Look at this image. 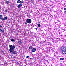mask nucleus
I'll return each instance as SVG.
<instances>
[{
  "label": "nucleus",
  "mask_w": 66,
  "mask_h": 66,
  "mask_svg": "<svg viewBox=\"0 0 66 66\" xmlns=\"http://www.w3.org/2000/svg\"><path fill=\"white\" fill-rule=\"evenodd\" d=\"M9 47L10 49L9 51L11 52H12V53L13 54H16V52L14 51V50L15 49V45H9Z\"/></svg>",
  "instance_id": "1"
},
{
  "label": "nucleus",
  "mask_w": 66,
  "mask_h": 66,
  "mask_svg": "<svg viewBox=\"0 0 66 66\" xmlns=\"http://www.w3.org/2000/svg\"><path fill=\"white\" fill-rule=\"evenodd\" d=\"M61 50L63 54H66V48L64 46H62L61 47Z\"/></svg>",
  "instance_id": "2"
},
{
  "label": "nucleus",
  "mask_w": 66,
  "mask_h": 66,
  "mask_svg": "<svg viewBox=\"0 0 66 66\" xmlns=\"http://www.w3.org/2000/svg\"><path fill=\"white\" fill-rule=\"evenodd\" d=\"M31 22H32V20L31 19H28L26 21V22H25V23L26 25H27V23H31Z\"/></svg>",
  "instance_id": "3"
},
{
  "label": "nucleus",
  "mask_w": 66,
  "mask_h": 66,
  "mask_svg": "<svg viewBox=\"0 0 66 66\" xmlns=\"http://www.w3.org/2000/svg\"><path fill=\"white\" fill-rule=\"evenodd\" d=\"M7 18H8L7 16H5V17L3 18L2 20L3 21H4V20H7Z\"/></svg>",
  "instance_id": "4"
},
{
  "label": "nucleus",
  "mask_w": 66,
  "mask_h": 66,
  "mask_svg": "<svg viewBox=\"0 0 66 66\" xmlns=\"http://www.w3.org/2000/svg\"><path fill=\"white\" fill-rule=\"evenodd\" d=\"M35 51H36V48H33L31 50V51L32 52H35Z\"/></svg>",
  "instance_id": "5"
},
{
  "label": "nucleus",
  "mask_w": 66,
  "mask_h": 66,
  "mask_svg": "<svg viewBox=\"0 0 66 66\" xmlns=\"http://www.w3.org/2000/svg\"><path fill=\"white\" fill-rule=\"evenodd\" d=\"M3 15H0V19L1 20H2V19H3Z\"/></svg>",
  "instance_id": "6"
},
{
  "label": "nucleus",
  "mask_w": 66,
  "mask_h": 66,
  "mask_svg": "<svg viewBox=\"0 0 66 66\" xmlns=\"http://www.w3.org/2000/svg\"><path fill=\"white\" fill-rule=\"evenodd\" d=\"M11 41L13 42H15V39H11Z\"/></svg>",
  "instance_id": "7"
},
{
  "label": "nucleus",
  "mask_w": 66,
  "mask_h": 66,
  "mask_svg": "<svg viewBox=\"0 0 66 66\" xmlns=\"http://www.w3.org/2000/svg\"><path fill=\"white\" fill-rule=\"evenodd\" d=\"M22 6V5L21 4H19L18 6V8H20L21 6Z\"/></svg>",
  "instance_id": "8"
},
{
  "label": "nucleus",
  "mask_w": 66,
  "mask_h": 66,
  "mask_svg": "<svg viewBox=\"0 0 66 66\" xmlns=\"http://www.w3.org/2000/svg\"><path fill=\"white\" fill-rule=\"evenodd\" d=\"M17 2L18 3H20L21 2V1L19 0L17 1Z\"/></svg>",
  "instance_id": "9"
},
{
  "label": "nucleus",
  "mask_w": 66,
  "mask_h": 66,
  "mask_svg": "<svg viewBox=\"0 0 66 66\" xmlns=\"http://www.w3.org/2000/svg\"><path fill=\"white\" fill-rule=\"evenodd\" d=\"M18 43L19 45H21V41L20 40L18 41Z\"/></svg>",
  "instance_id": "10"
},
{
  "label": "nucleus",
  "mask_w": 66,
  "mask_h": 66,
  "mask_svg": "<svg viewBox=\"0 0 66 66\" xmlns=\"http://www.w3.org/2000/svg\"><path fill=\"white\" fill-rule=\"evenodd\" d=\"M6 4H9L10 3L9 1H6Z\"/></svg>",
  "instance_id": "11"
},
{
  "label": "nucleus",
  "mask_w": 66,
  "mask_h": 66,
  "mask_svg": "<svg viewBox=\"0 0 66 66\" xmlns=\"http://www.w3.org/2000/svg\"><path fill=\"white\" fill-rule=\"evenodd\" d=\"M60 60H64V58H60Z\"/></svg>",
  "instance_id": "12"
},
{
  "label": "nucleus",
  "mask_w": 66,
  "mask_h": 66,
  "mask_svg": "<svg viewBox=\"0 0 66 66\" xmlns=\"http://www.w3.org/2000/svg\"><path fill=\"white\" fill-rule=\"evenodd\" d=\"M0 31H1V32H4V30L0 29Z\"/></svg>",
  "instance_id": "13"
},
{
  "label": "nucleus",
  "mask_w": 66,
  "mask_h": 66,
  "mask_svg": "<svg viewBox=\"0 0 66 66\" xmlns=\"http://www.w3.org/2000/svg\"><path fill=\"white\" fill-rule=\"evenodd\" d=\"M32 48H33V47H32V46H30L29 47V48L30 50L32 49Z\"/></svg>",
  "instance_id": "14"
},
{
  "label": "nucleus",
  "mask_w": 66,
  "mask_h": 66,
  "mask_svg": "<svg viewBox=\"0 0 66 66\" xmlns=\"http://www.w3.org/2000/svg\"><path fill=\"white\" fill-rule=\"evenodd\" d=\"M26 59H30V57L29 56H27L26 57Z\"/></svg>",
  "instance_id": "15"
},
{
  "label": "nucleus",
  "mask_w": 66,
  "mask_h": 66,
  "mask_svg": "<svg viewBox=\"0 0 66 66\" xmlns=\"http://www.w3.org/2000/svg\"><path fill=\"white\" fill-rule=\"evenodd\" d=\"M38 27L39 28H40V24H39V23L38 24Z\"/></svg>",
  "instance_id": "16"
},
{
  "label": "nucleus",
  "mask_w": 66,
  "mask_h": 66,
  "mask_svg": "<svg viewBox=\"0 0 66 66\" xmlns=\"http://www.w3.org/2000/svg\"><path fill=\"white\" fill-rule=\"evenodd\" d=\"M23 1H21L20 3H23Z\"/></svg>",
  "instance_id": "17"
},
{
  "label": "nucleus",
  "mask_w": 66,
  "mask_h": 66,
  "mask_svg": "<svg viewBox=\"0 0 66 66\" xmlns=\"http://www.w3.org/2000/svg\"><path fill=\"white\" fill-rule=\"evenodd\" d=\"M5 12H7V10H5Z\"/></svg>",
  "instance_id": "18"
},
{
  "label": "nucleus",
  "mask_w": 66,
  "mask_h": 66,
  "mask_svg": "<svg viewBox=\"0 0 66 66\" xmlns=\"http://www.w3.org/2000/svg\"><path fill=\"white\" fill-rule=\"evenodd\" d=\"M31 2H34V0H31Z\"/></svg>",
  "instance_id": "19"
},
{
  "label": "nucleus",
  "mask_w": 66,
  "mask_h": 66,
  "mask_svg": "<svg viewBox=\"0 0 66 66\" xmlns=\"http://www.w3.org/2000/svg\"><path fill=\"white\" fill-rule=\"evenodd\" d=\"M64 11H66V8H64Z\"/></svg>",
  "instance_id": "20"
},
{
  "label": "nucleus",
  "mask_w": 66,
  "mask_h": 66,
  "mask_svg": "<svg viewBox=\"0 0 66 66\" xmlns=\"http://www.w3.org/2000/svg\"><path fill=\"white\" fill-rule=\"evenodd\" d=\"M2 26L1 25H0V28H2Z\"/></svg>",
  "instance_id": "21"
},
{
  "label": "nucleus",
  "mask_w": 66,
  "mask_h": 66,
  "mask_svg": "<svg viewBox=\"0 0 66 66\" xmlns=\"http://www.w3.org/2000/svg\"><path fill=\"white\" fill-rule=\"evenodd\" d=\"M35 29H36V30H37V28H35Z\"/></svg>",
  "instance_id": "22"
},
{
  "label": "nucleus",
  "mask_w": 66,
  "mask_h": 66,
  "mask_svg": "<svg viewBox=\"0 0 66 66\" xmlns=\"http://www.w3.org/2000/svg\"><path fill=\"white\" fill-rule=\"evenodd\" d=\"M66 11L64 12V13L65 14H66Z\"/></svg>",
  "instance_id": "23"
},
{
  "label": "nucleus",
  "mask_w": 66,
  "mask_h": 66,
  "mask_svg": "<svg viewBox=\"0 0 66 66\" xmlns=\"http://www.w3.org/2000/svg\"><path fill=\"white\" fill-rule=\"evenodd\" d=\"M30 60H32V58H30Z\"/></svg>",
  "instance_id": "24"
},
{
  "label": "nucleus",
  "mask_w": 66,
  "mask_h": 66,
  "mask_svg": "<svg viewBox=\"0 0 66 66\" xmlns=\"http://www.w3.org/2000/svg\"><path fill=\"white\" fill-rule=\"evenodd\" d=\"M8 26H10V25H9V24H8Z\"/></svg>",
  "instance_id": "25"
}]
</instances>
